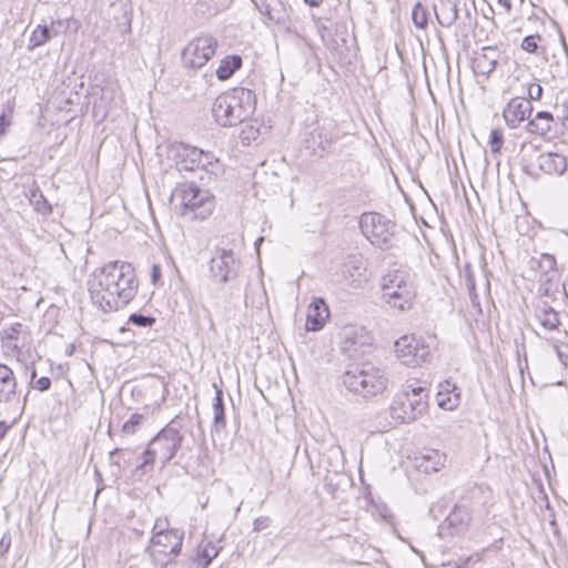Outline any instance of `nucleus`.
I'll return each mask as SVG.
<instances>
[{
	"label": "nucleus",
	"instance_id": "33",
	"mask_svg": "<svg viewBox=\"0 0 568 568\" xmlns=\"http://www.w3.org/2000/svg\"><path fill=\"white\" fill-rule=\"evenodd\" d=\"M215 387V397L213 403V422L216 428H224L226 425L225 414H224V405H223V393L222 389L216 385Z\"/></svg>",
	"mask_w": 568,
	"mask_h": 568
},
{
	"label": "nucleus",
	"instance_id": "60",
	"mask_svg": "<svg viewBox=\"0 0 568 568\" xmlns=\"http://www.w3.org/2000/svg\"><path fill=\"white\" fill-rule=\"evenodd\" d=\"M4 119H6V114L4 113L0 114V125H4ZM2 133H3V130H0V134H2Z\"/></svg>",
	"mask_w": 568,
	"mask_h": 568
},
{
	"label": "nucleus",
	"instance_id": "31",
	"mask_svg": "<svg viewBox=\"0 0 568 568\" xmlns=\"http://www.w3.org/2000/svg\"><path fill=\"white\" fill-rule=\"evenodd\" d=\"M242 67V58L240 55H226L220 61V65L216 69V77L219 80L230 79L236 70Z\"/></svg>",
	"mask_w": 568,
	"mask_h": 568
},
{
	"label": "nucleus",
	"instance_id": "46",
	"mask_svg": "<svg viewBox=\"0 0 568 568\" xmlns=\"http://www.w3.org/2000/svg\"><path fill=\"white\" fill-rule=\"evenodd\" d=\"M556 108L560 112L559 118L562 121H568V97H562L561 102L557 103Z\"/></svg>",
	"mask_w": 568,
	"mask_h": 568
},
{
	"label": "nucleus",
	"instance_id": "32",
	"mask_svg": "<svg viewBox=\"0 0 568 568\" xmlns=\"http://www.w3.org/2000/svg\"><path fill=\"white\" fill-rule=\"evenodd\" d=\"M28 196L31 205L38 213L42 215L51 214L52 206L39 189H30Z\"/></svg>",
	"mask_w": 568,
	"mask_h": 568
},
{
	"label": "nucleus",
	"instance_id": "6",
	"mask_svg": "<svg viewBox=\"0 0 568 568\" xmlns=\"http://www.w3.org/2000/svg\"><path fill=\"white\" fill-rule=\"evenodd\" d=\"M389 409L394 419L402 423L414 422L427 409V394L423 387L407 385L394 397Z\"/></svg>",
	"mask_w": 568,
	"mask_h": 568
},
{
	"label": "nucleus",
	"instance_id": "61",
	"mask_svg": "<svg viewBox=\"0 0 568 568\" xmlns=\"http://www.w3.org/2000/svg\"><path fill=\"white\" fill-rule=\"evenodd\" d=\"M558 342H560V338H557V339L554 342V348H555V351L558 353V355L560 356Z\"/></svg>",
	"mask_w": 568,
	"mask_h": 568
},
{
	"label": "nucleus",
	"instance_id": "59",
	"mask_svg": "<svg viewBox=\"0 0 568 568\" xmlns=\"http://www.w3.org/2000/svg\"><path fill=\"white\" fill-rule=\"evenodd\" d=\"M562 287H564L565 295L568 298V275H567V278L565 280V282L562 284Z\"/></svg>",
	"mask_w": 568,
	"mask_h": 568
},
{
	"label": "nucleus",
	"instance_id": "13",
	"mask_svg": "<svg viewBox=\"0 0 568 568\" xmlns=\"http://www.w3.org/2000/svg\"><path fill=\"white\" fill-rule=\"evenodd\" d=\"M372 336L364 327H345L343 331L342 351L351 358L366 354L372 347Z\"/></svg>",
	"mask_w": 568,
	"mask_h": 568
},
{
	"label": "nucleus",
	"instance_id": "57",
	"mask_svg": "<svg viewBox=\"0 0 568 568\" xmlns=\"http://www.w3.org/2000/svg\"><path fill=\"white\" fill-rule=\"evenodd\" d=\"M525 172L531 176H538L539 174L537 172H535L534 170V166L532 165H527L525 166Z\"/></svg>",
	"mask_w": 568,
	"mask_h": 568
},
{
	"label": "nucleus",
	"instance_id": "9",
	"mask_svg": "<svg viewBox=\"0 0 568 568\" xmlns=\"http://www.w3.org/2000/svg\"><path fill=\"white\" fill-rule=\"evenodd\" d=\"M394 352L402 364L416 367L427 362L430 347L420 337L403 335L394 344Z\"/></svg>",
	"mask_w": 568,
	"mask_h": 568
},
{
	"label": "nucleus",
	"instance_id": "48",
	"mask_svg": "<svg viewBox=\"0 0 568 568\" xmlns=\"http://www.w3.org/2000/svg\"><path fill=\"white\" fill-rule=\"evenodd\" d=\"M50 386H51V379L47 376H42L33 383V387L40 392L48 390L50 388Z\"/></svg>",
	"mask_w": 568,
	"mask_h": 568
},
{
	"label": "nucleus",
	"instance_id": "36",
	"mask_svg": "<svg viewBox=\"0 0 568 568\" xmlns=\"http://www.w3.org/2000/svg\"><path fill=\"white\" fill-rule=\"evenodd\" d=\"M412 19L414 24L419 28L424 29L427 26L428 22V13L426 8H424L419 2L416 3L412 11Z\"/></svg>",
	"mask_w": 568,
	"mask_h": 568
},
{
	"label": "nucleus",
	"instance_id": "22",
	"mask_svg": "<svg viewBox=\"0 0 568 568\" xmlns=\"http://www.w3.org/2000/svg\"><path fill=\"white\" fill-rule=\"evenodd\" d=\"M17 386L13 371L9 366L0 364V403L13 400L17 394Z\"/></svg>",
	"mask_w": 568,
	"mask_h": 568
},
{
	"label": "nucleus",
	"instance_id": "28",
	"mask_svg": "<svg viewBox=\"0 0 568 568\" xmlns=\"http://www.w3.org/2000/svg\"><path fill=\"white\" fill-rule=\"evenodd\" d=\"M471 520V514L468 507L457 505L447 516L449 526L454 527L457 532L464 531Z\"/></svg>",
	"mask_w": 568,
	"mask_h": 568
},
{
	"label": "nucleus",
	"instance_id": "58",
	"mask_svg": "<svg viewBox=\"0 0 568 568\" xmlns=\"http://www.w3.org/2000/svg\"><path fill=\"white\" fill-rule=\"evenodd\" d=\"M311 7H318L323 0H304Z\"/></svg>",
	"mask_w": 568,
	"mask_h": 568
},
{
	"label": "nucleus",
	"instance_id": "38",
	"mask_svg": "<svg viewBox=\"0 0 568 568\" xmlns=\"http://www.w3.org/2000/svg\"><path fill=\"white\" fill-rule=\"evenodd\" d=\"M504 143V135L500 129H493L489 134V148L493 153H499Z\"/></svg>",
	"mask_w": 568,
	"mask_h": 568
},
{
	"label": "nucleus",
	"instance_id": "18",
	"mask_svg": "<svg viewBox=\"0 0 568 568\" xmlns=\"http://www.w3.org/2000/svg\"><path fill=\"white\" fill-rule=\"evenodd\" d=\"M532 112V105L525 98L511 99L503 111V116L507 125L511 129L517 128L528 114Z\"/></svg>",
	"mask_w": 568,
	"mask_h": 568
},
{
	"label": "nucleus",
	"instance_id": "49",
	"mask_svg": "<svg viewBox=\"0 0 568 568\" xmlns=\"http://www.w3.org/2000/svg\"><path fill=\"white\" fill-rule=\"evenodd\" d=\"M258 131L255 130L252 125L242 130L241 138L243 141L255 140Z\"/></svg>",
	"mask_w": 568,
	"mask_h": 568
},
{
	"label": "nucleus",
	"instance_id": "50",
	"mask_svg": "<svg viewBox=\"0 0 568 568\" xmlns=\"http://www.w3.org/2000/svg\"><path fill=\"white\" fill-rule=\"evenodd\" d=\"M497 4L503 14H509L511 11V0H497Z\"/></svg>",
	"mask_w": 568,
	"mask_h": 568
},
{
	"label": "nucleus",
	"instance_id": "29",
	"mask_svg": "<svg viewBox=\"0 0 568 568\" xmlns=\"http://www.w3.org/2000/svg\"><path fill=\"white\" fill-rule=\"evenodd\" d=\"M196 170L217 176L223 172L220 160L212 153L201 150V156L196 160Z\"/></svg>",
	"mask_w": 568,
	"mask_h": 568
},
{
	"label": "nucleus",
	"instance_id": "42",
	"mask_svg": "<svg viewBox=\"0 0 568 568\" xmlns=\"http://www.w3.org/2000/svg\"><path fill=\"white\" fill-rule=\"evenodd\" d=\"M256 9L260 13L266 18L272 8L274 7V2L272 0H252Z\"/></svg>",
	"mask_w": 568,
	"mask_h": 568
},
{
	"label": "nucleus",
	"instance_id": "2",
	"mask_svg": "<svg viewBox=\"0 0 568 568\" xmlns=\"http://www.w3.org/2000/svg\"><path fill=\"white\" fill-rule=\"evenodd\" d=\"M256 99L252 90L235 88L220 94L213 102L212 114L222 126L243 123L255 110Z\"/></svg>",
	"mask_w": 568,
	"mask_h": 568
},
{
	"label": "nucleus",
	"instance_id": "17",
	"mask_svg": "<svg viewBox=\"0 0 568 568\" xmlns=\"http://www.w3.org/2000/svg\"><path fill=\"white\" fill-rule=\"evenodd\" d=\"M534 314L544 332L556 333L557 335H562V333L565 334V332L560 329L558 313L547 302L537 303L535 305Z\"/></svg>",
	"mask_w": 568,
	"mask_h": 568
},
{
	"label": "nucleus",
	"instance_id": "26",
	"mask_svg": "<svg viewBox=\"0 0 568 568\" xmlns=\"http://www.w3.org/2000/svg\"><path fill=\"white\" fill-rule=\"evenodd\" d=\"M417 467L426 474L438 471L445 464V456L438 450H427L422 454L419 458H416Z\"/></svg>",
	"mask_w": 568,
	"mask_h": 568
},
{
	"label": "nucleus",
	"instance_id": "4",
	"mask_svg": "<svg viewBox=\"0 0 568 568\" xmlns=\"http://www.w3.org/2000/svg\"><path fill=\"white\" fill-rule=\"evenodd\" d=\"M382 300L392 308H410L415 296L413 277L406 270H390L381 280Z\"/></svg>",
	"mask_w": 568,
	"mask_h": 568
},
{
	"label": "nucleus",
	"instance_id": "23",
	"mask_svg": "<svg viewBox=\"0 0 568 568\" xmlns=\"http://www.w3.org/2000/svg\"><path fill=\"white\" fill-rule=\"evenodd\" d=\"M554 122L555 120L550 112L539 111L534 119L527 123L526 129L531 134L547 136L552 129Z\"/></svg>",
	"mask_w": 568,
	"mask_h": 568
},
{
	"label": "nucleus",
	"instance_id": "54",
	"mask_svg": "<svg viewBox=\"0 0 568 568\" xmlns=\"http://www.w3.org/2000/svg\"><path fill=\"white\" fill-rule=\"evenodd\" d=\"M379 514H381V517H382L385 521H389V520L393 518V515H392L390 510H389V509H387L386 507H384L383 509H381Z\"/></svg>",
	"mask_w": 568,
	"mask_h": 568
},
{
	"label": "nucleus",
	"instance_id": "7",
	"mask_svg": "<svg viewBox=\"0 0 568 568\" xmlns=\"http://www.w3.org/2000/svg\"><path fill=\"white\" fill-rule=\"evenodd\" d=\"M364 236L375 246L387 250L392 246L395 224L384 215L375 212L364 213L359 220Z\"/></svg>",
	"mask_w": 568,
	"mask_h": 568
},
{
	"label": "nucleus",
	"instance_id": "45",
	"mask_svg": "<svg viewBox=\"0 0 568 568\" xmlns=\"http://www.w3.org/2000/svg\"><path fill=\"white\" fill-rule=\"evenodd\" d=\"M542 95V88L540 84H537V83H531L529 87H528V97H529V101L530 100H539Z\"/></svg>",
	"mask_w": 568,
	"mask_h": 568
},
{
	"label": "nucleus",
	"instance_id": "15",
	"mask_svg": "<svg viewBox=\"0 0 568 568\" xmlns=\"http://www.w3.org/2000/svg\"><path fill=\"white\" fill-rule=\"evenodd\" d=\"M184 539V532L183 530L171 528L170 531L161 534L159 536H152L151 538V547L159 548V552L164 556H178L181 552L182 544ZM150 555L153 558L154 561L158 559L155 558V550L151 549Z\"/></svg>",
	"mask_w": 568,
	"mask_h": 568
},
{
	"label": "nucleus",
	"instance_id": "10",
	"mask_svg": "<svg viewBox=\"0 0 568 568\" xmlns=\"http://www.w3.org/2000/svg\"><path fill=\"white\" fill-rule=\"evenodd\" d=\"M241 270V261L232 250L216 248L210 261V273L214 282L226 284L234 281Z\"/></svg>",
	"mask_w": 568,
	"mask_h": 568
},
{
	"label": "nucleus",
	"instance_id": "19",
	"mask_svg": "<svg viewBox=\"0 0 568 568\" xmlns=\"http://www.w3.org/2000/svg\"><path fill=\"white\" fill-rule=\"evenodd\" d=\"M328 316L329 310L324 298L314 297L307 308L305 324L306 329L312 332L320 331L324 326Z\"/></svg>",
	"mask_w": 568,
	"mask_h": 568
},
{
	"label": "nucleus",
	"instance_id": "35",
	"mask_svg": "<svg viewBox=\"0 0 568 568\" xmlns=\"http://www.w3.org/2000/svg\"><path fill=\"white\" fill-rule=\"evenodd\" d=\"M272 1L274 2V7L272 8V10L270 11L265 19L277 24L286 23L288 16L283 3L280 0Z\"/></svg>",
	"mask_w": 568,
	"mask_h": 568
},
{
	"label": "nucleus",
	"instance_id": "5",
	"mask_svg": "<svg viewBox=\"0 0 568 568\" xmlns=\"http://www.w3.org/2000/svg\"><path fill=\"white\" fill-rule=\"evenodd\" d=\"M172 203L179 207L181 215L191 219L205 220L214 209L213 199L209 192L201 190L194 183L180 184L172 193Z\"/></svg>",
	"mask_w": 568,
	"mask_h": 568
},
{
	"label": "nucleus",
	"instance_id": "20",
	"mask_svg": "<svg viewBox=\"0 0 568 568\" xmlns=\"http://www.w3.org/2000/svg\"><path fill=\"white\" fill-rule=\"evenodd\" d=\"M172 152L179 171L196 170V160L201 156V149L180 143L172 148Z\"/></svg>",
	"mask_w": 568,
	"mask_h": 568
},
{
	"label": "nucleus",
	"instance_id": "12",
	"mask_svg": "<svg viewBox=\"0 0 568 568\" xmlns=\"http://www.w3.org/2000/svg\"><path fill=\"white\" fill-rule=\"evenodd\" d=\"M341 136L337 124L333 120H325L311 133L306 141L307 149H311L315 155L322 156L331 151Z\"/></svg>",
	"mask_w": 568,
	"mask_h": 568
},
{
	"label": "nucleus",
	"instance_id": "24",
	"mask_svg": "<svg viewBox=\"0 0 568 568\" xmlns=\"http://www.w3.org/2000/svg\"><path fill=\"white\" fill-rule=\"evenodd\" d=\"M434 10L438 23L445 28L453 26L458 18L457 6L450 0H439Z\"/></svg>",
	"mask_w": 568,
	"mask_h": 568
},
{
	"label": "nucleus",
	"instance_id": "52",
	"mask_svg": "<svg viewBox=\"0 0 568 568\" xmlns=\"http://www.w3.org/2000/svg\"><path fill=\"white\" fill-rule=\"evenodd\" d=\"M63 26H64V21H62V20L52 21L51 26L49 27V29H51V38L58 36L60 32L59 29Z\"/></svg>",
	"mask_w": 568,
	"mask_h": 568
},
{
	"label": "nucleus",
	"instance_id": "43",
	"mask_svg": "<svg viewBox=\"0 0 568 568\" xmlns=\"http://www.w3.org/2000/svg\"><path fill=\"white\" fill-rule=\"evenodd\" d=\"M171 529L169 528V521L166 518H158L153 526V535L152 536H159L161 534L168 532Z\"/></svg>",
	"mask_w": 568,
	"mask_h": 568
},
{
	"label": "nucleus",
	"instance_id": "62",
	"mask_svg": "<svg viewBox=\"0 0 568 568\" xmlns=\"http://www.w3.org/2000/svg\"><path fill=\"white\" fill-rule=\"evenodd\" d=\"M263 241V237H258L255 242L256 250H258L260 243Z\"/></svg>",
	"mask_w": 568,
	"mask_h": 568
},
{
	"label": "nucleus",
	"instance_id": "40",
	"mask_svg": "<svg viewBox=\"0 0 568 568\" xmlns=\"http://www.w3.org/2000/svg\"><path fill=\"white\" fill-rule=\"evenodd\" d=\"M129 323L136 325L139 327H148L152 326L155 323V318L152 316L134 313L130 315Z\"/></svg>",
	"mask_w": 568,
	"mask_h": 568
},
{
	"label": "nucleus",
	"instance_id": "14",
	"mask_svg": "<svg viewBox=\"0 0 568 568\" xmlns=\"http://www.w3.org/2000/svg\"><path fill=\"white\" fill-rule=\"evenodd\" d=\"M345 284L352 288H361L368 282L366 263L362 255H348L341 266Z\"/></svg>",
	"mask_w": 568,
	"mask_h": 568
},
{
	"label": "nucleus",
	"instance_id": "55",
	"mask_svg": "<svg viewBox=\"0 0 568 568\" xmlns=\"http://www.w3.org/2000/svg\"><path fill=\"white\" fill-rule=\"evenodd\" d=\"M538 293L540 296H548L550 294V287L547 284H541Z\"/></svg>",
	"mask_w": 568,
	"mask_h": 568
},
{
	"label": "nucleus",
	"instance_id": "37",
	"mask_svg": "<svg viewBox=\"0 0 568 568\" xmlns=\"http://www.w3.org/2000/svg\"><path fill=\"white\" fill-rule=\"evenodd\" d=\"M462 277L465 282V286L469 293V296H470L471 301L474 302L475 298H477V294H476L475 278H474L470 265H468V264L465 265V267L462 272Z\"/></svg>",
	"mask_w": 568,
	"mask_h": 568
},
{
	"label": "nucleus",
	"instance_id": "16",
	"mask_svg": "<svg viewBox=\"0 0 568 568\" xmlns=\"http://www.w3.org/2000/svg\"><path fill=\"white\" fill-rule=\"evenodd\" d=\"M537 169L549 176H561L568 168L567 158L558 152H544L537 156Z\"/></svg>",
	"mask_w": 568,
	"mask_h": 568
},
{
	"label": "nucleus",
	"instance_id": "25",
	"mask_svg": "<svg viewBox=\"0 0 568 568\" xmlns=\"http://www.w3.org/2000/svg\"><path fill=\"white\" fill-rule=\"evenodd\" d=\"M497 64V51L494 48H484L481 53L474 59V69L477 73L487 75L491 73Z\"/></svg>",
	"mask_w": 568,
	"mask_h": 568
},
{
	"label": "nucleus",
	"instance_id": "21",
	"mask_svg": "<svg viewBox=\"0 0 568 568\" xmlns=\"http://www.w3.org/2000/svg\"><path fill=\"white\" fill-rule=\"evenodd\" d=\"M437 404L445 410L455 409L460 403V394L450 381H444L438 385L436 394Z\"/></svg>",
	"mask_w": 568,
	"mask_h": 568
},
{
	"label": "nucleus",
	"instance_id": "53",
	"mask_svg": "<svg viewBox=\"0 0 568 568\" xmlns=\"http://www.w3.org/2000/svg\"><path fill=\"white\" fill-rule=\"evenodd\" d=\"M160 277H161V268L159 265L154 264L152 266V272H151V278H152L153 284H156V282L160 280Z\"/></svg>",
	"mask_w": 568,
	"mask_h": 568
},
{
	"label": "nucleus",
	"instance_id": "47",
	"mask_svg": "<svg viewBox=\"0 0 568 568\" xmlns=\"http://www.w3.org/2000/svg\"><path fill=\"white\" fill-rule=\"evenodd\" d=\"M142 457H143L142 466L152 465L155 462V459L158 458L155 452L152 449V447L150 445H148V448L143 453Z\"/></svg>",
	"mask_w": 568,
	"mask_h": 568
},
{
	"label": "nucleus",
	"instance_id": "8",
	"mask_svg": "<svg viewBox=\"0 0 568 568\" xmlns=\"http://www.w3.org/2000/svg\"><path fill=\"white\" fill-rule=\"evenodd\" d=\"M217 40L210 34H200L192 39L182 51L185 68L200 69L215 54Z\"/></svg>",
	"mask_w": 568,
	"mask_h": 568
},
{
	"label": "nucleus",
	"instance_id": "64",
	"mask_svg": "<svg viewBox=\"0 0 568 568\" xmlns=\"http://www.w3.org/2000/svg\"><path fill=\"white\" fill-rule=\"evenodd\" d=\"M31 377H32V378H34V377H36V372H34V371L32 372Z\"/></svg>",
	"mask_w": 568,
	"mask_h": 568
},
{
	"label": "nucleus",
	"instance_id": "44",
	"mask_svg": "<svg viewBox=\"0 0 568 568\" xmlns=\"http://www.w3.org/2000/svg\"><path fill=\"white\" fill-rule=\"evenodd\" d=\"M271 525V519L267 516H262L255 518L253 523V530L254 531H261L266 529Z\"/></svg>",
	"mask_w": 568,
	"mask_h": 568
},
{
	"label": "nucleus",
	"instance_id": "41",
	"mask_svg": "<svg viewBox=\"0 0 568 568\" xmlns=\"http://www.w3.org/2000/svg\"><path fill=\"white\" fill-rule=\"evenodd\" d=\"M539 34H530L524 38L521 42V49L528 53H535L538 49V44L536 39H540Z\"/></svg>",
	"mask_w": 568,
	"mask_h": 568
},
{
	"label": "nucleus",
	"instance_id": "56",
	"mask_svg": "<svg viewBox=\"0 0 568 568\" xmlns=\"http://www.w3.org/2000/svg\"><path fill=\"white\" fill-rule=\"evenodd\" d=\"M9 426L4 422H0V439L6 435Z\"/></svg>",
	"mask_w": 568,
	"mask_h": 568
},
{
	"label": "nucleus",
	"instance_id": "3",
	"mask_svg": "<svg viewBox=\"0 0 568 568\" xmlns=\"http://www.w3.org/2000/svg\"><path fill=\"white\" fill-rule=\"evenodd\" d=\"M343 384L349 392L368 398L382 394L388 379L379 367L365 363L347 369L343 375Z\"/></svg>",
	"mask_w": 568,
	"mask_h": 568
},
{
	"label": "nucleus",
	"instance_id": "34",
	"mask_svg": "<svg viewBox=\"0 0 568 568\" xmlns=\"http://www.w3.org/2000/svg\"><path fill=\"white\" fill-rule=\"evenodd\" d=\"M51 40V29L47 24H39L31 33L29 49H36Z\"/></svg>",
	"mask_w": 568,
	"mask_h": 568
},
{
	"label": "nucleus",
	"instance_id": "30",
	"mask_svg": "<svg viewBox=\"0 0 568 568\" xmlns=\"http://www.w3.org/2000/svg\"><path fill=\"white\" fill-rule=\"evenodd\" d=\"M220 547H216L212 541H204L199 545L194 561L202 568H207L212 560L220 554Z\"/></svg>",
	"mask_w": 568,
	"mask_h": 568
},
{
	"label": "nucleus",
	"instance_id": "27",
	"mask_svg": "<svg viewBox=\"0 0 568 568\" xmlns=\"http://www.w3.org/2000/svg\"><path fill=\"white\" fill-rule=\"evenodd\" d=\"M22 324L16 323L9 327H4L1 331V342L3 347L9 351L18 352L23 347L20 343V335L22 334Z\"/></svg>",
	"mask_w": 568,
	"mask_h": 568
},
{
	"label": "nucleus",
	"instance_id": "39",
	"mask_svg": "<svg viewBox=\"0 0 568 568\" xmlns=\"http://www.w3.org/2000/svg\"><path fill=\"white\" fill-rule=\"evenodd\" d=\"M144 417L142 414H132L131 417L123 424L122 430L125 434H134L136 428L142 424Z\"/></svg>",
	"mask_w": 568,
	"mask_h": 568
},
{
	"label": "nucleus",
	"instance_id": "1",
	"mask_svg": "<svg viewBox=\"0 0 568 568\" xmlns=\"http://www.w3.org/2000/svg\"><path fill=\"white\" fill-rule=\"evenodd\" d=\"M91 300L103 312L118 311L136 295L139 281L133 266L113 261L94 270L89 280Z\"/></svg>",
	"mask_w": 568,
	"mask_h": 568
},
{
	"label": "nucleus",
	"instance_id": "51",
	"mask_svg": "<svg viewBox=\"0 0 568 568\" xmlns=\"http://www.w3.org/2000/svg\"><path fill=\"white\" fill-rule=\"evenodd\" d=\"M540 264H544L545 266H547L549 270H552L556 262H555V258L549 255V254H544L540 258Z\"/></svg>",
	"mask_w": 568,
	"mask_h": 568
},
{
	"label": "nucleus",
	"instance_id": "11",
	"mask_svg": "<svg viewBox=\"0 0 568 568\" xmlns=\"http://www.w3.org/2000/svg\"><path fill=\"white\" fill-rule=\"evenodd\" d=\"M182 440L183 436L176 428L166 426L151 439L149 445L155 452L162 465H165L175 456Z\"/></svg>",
	"mask_w": 568,
	"mask_h": 568
},
{
	"label": "nucleus",
	"instance_id": "63",
	"mask_svg": "<svg viewBox=\"0 0 568 568\" xmlns=\"http://www.w3.org/2000/svg\"><path fill=\"white\" fill-rule=\"evenodd\" d=\"M562 231L568 235V226Z\"/></svg>",
	"mask_w": 568,
	"mask_h": 568
}]
</instances>
